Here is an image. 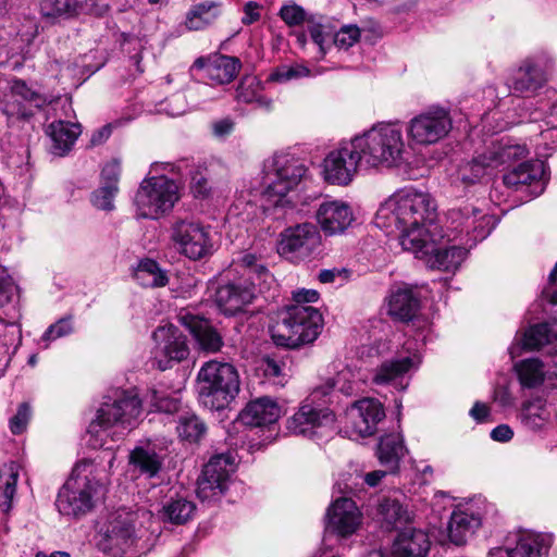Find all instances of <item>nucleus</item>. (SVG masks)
<instances>
[{
    "mask_svg": "<svg viewBox=\"0 0 557 557\" xmlns=\"http://www.w3.org/2000/svg\"><path fill=\"white\" fill-rule=\"evenodd\" d=\"M135 278L145 287H163L169 282L166 272L152 259H144L139 262Z\"/></svg>",
    "mask_w": 557,
    "mask_h": 557,
    "instance_id": "obj_45",
    "label": "nucleus"
},
{
    "mask_svg": "<svg viewBox=\"0 0 557 557\" xmlns=\"http://www.w3.org/2000/svg\"><path fill=\"white\" fill-rule=\"evenodd\" d=\"M195 510L196 506L191 500L185 497H176L171 498L163 505L160 516L163 521L184 524L193 517Z\"/></svg>",
    "mask_w": 557,
    "mask_h": 557,
    "instance_id": "obj_44",
    "label": "nucleus"
},
{
    "mask_svg": "<svg viewBox=\"0 0 557 557\" xmlns=\"http://www.w3.org/2000/svg\"><path fill=\"white\" fill-rule=\"evenodd\" d=\"M553 333L548 323H540L527 330L522 336L516 337L508 348L511 358L520 356L523 349L534 350L552 341Z\"/></svg>",
    "mask_w": 557,
    "mask_h": 557,
    "instance_id": "obj_38",
    "label": "nucleus"
},
{
    "mask_svg": "<svg viewBox=\"0 0 557 557\" xmlns=\"http://www.w3.org/2000/svg\"><path fill=\"white\" fill-rule=\"evenodd\" d=\"M164 455L151 442L140 443L128 455L129 471L136 478L153 479L163 468Z\"/></svg>",
    "mask_w": 557,
    "mask_h": 557,
    "instance_id": "obj_28",
    "label": "nucleus"
},
{
    "mask_svg": "<svg viewBox=\"0 0 557 557\" xmlns=\"http://www.w3.org/2000/svg\"><path fill=\"white\" fill-rule=\"evenodd\" d=\"M147 399L156 411L173 413L180 408L178 399L154 389L147 395Z\"/></svg>",
    "mask_w": 557,
    "mask_h": 557,
    "instance_id": "obj_53",
    "label": "nucleus"
},
{
    "mask_svg": "<svg viewBox=\"0 0 557 557\" xmlns=\"http://www.w3.org/2000/svg\"><path fill=\"white\" fill-rule=\"evenodd\" d=\"M307 168L304 162L287 152H276L263 162L261 194L277 206L301 182Z\"/></svg>",
    "mask_w": 557,
    "mask_h": 557,
    "instance_id": "obj_8",
    "label": "nucleus"
},
{
    "mask_svg": "<svg viewBox=\"0 0 557 557\" xmlns=\"http://www.w3.org/2000/svg\"><path fill=\"white\" fill-rule=\"evenodd\" d=\"M417 258L425 259L426 264L432 269L442 271H455L459 268L467 256V248L457 245L450 247H437L434 238V246L431 251L413 253Z\"/></svg>",
    "mask_w": 557,
    "mask_h": 557,
    "instance_id": "obj_34",
    "label": "nucleus"
},
{
    "mask_svg": "<svg viewBox=\"0 0 557 557\" xmlns=\"http://www.w3.org/2000/svg\"><path fill=\"white\" fill-rule=\"evenodd\" d=\"M326 519V532L348 537L361 525L362 516L352 499L341 497L330 506Z\"/></svg>",
    "mask_w": 557,
    "mask_h": 557,
    "instance_id": "obj_23",
    "label": "nucleus"
},
{
    "mask_svg": "<svg viewBox=\"0 0 557 557\" xmlns=\"http://www.w3.org/2000/svg\"><path fill=\"white\" fill-rule=\"evenodd\" d=\"M383 520L393 527H398L409 520V513L404 506L395 499H385L380 505Z\"/></svg>",
    "mask_w": 557,
    "mask_h": 557,
    "instance_id": "obj_48",
    "label": "nucleus"
},
{
    "mask_svg": "<svg viewBox=\"0 0 557 557\" xmlns=\"http://www.w3.org/2000/svg\"><path fill=\"white\" fill-rule=\"evenodd\" d=\"M430 549V540L425 532L406 528L395 539L392 547L393 557H425Z\"/></svg>",
    "mask_w": 557,
    "mask_h": 557,
    "instance_id": "obj_32",
    "label": "nucleus"
},
{
    "mask_svg": "<svg viewBox=\"0 0 557 557\" xmlns=\"http://www.w3.org/2000/svg\"><path fill=\"white\" fill-rule=\"evenodd\" d=\"M77 0H41L40 12L48 18L71 17L78 13Z\"/></svg>",
    "mask_w": 557,
    "mask_h": 557,
    "instance_id": "obj_46",
    "label": "nucleus"
},
{
    "mask_svg": "<svg viewBox=\"0 0 557 557\" xmlns=\"http://www.w3.org/2000/svg\"><path fill=\"white\" fill-rule=\"evenodd\" d=\"M322 315L312 306L293 305L281 314L272 329V338L276 345L298 347L317 339L322 330Z\"/></svg>",
    "mask_w": 557,
    "mask_h": 557,
    "instance_id": "obj_9",
    "label": "nucleus"
},
{
    "mask_svg": "<svg viewBox=\"0 0 557 557\" xmlns=\"http://www.w3.org/2000/svg\"><path fill=\"white\" fill-rule=\"evenodd\" d=\"M295 305L308 306L318 301L319 293L315 289H298L293 293Z\"/></svg>",
    "mask_w": 557,
    "mask_h": 557,
    "instance_id": "obj_61",
    "label": "nucleus"
},
{
    "mask_svg": "<svg viewBox=\"0 0 557 557\" xmlns=\"http://www.w3.org/2000/svg\"><path fill=\"white\" fill-rule=\"evenodd\" d=\"M322 237L317 225L305 222L287 227L278 242V252L290 260H306L320 252Z\"/></svg>",
    "mask_w": 557,
    "mask_h": 557,
    "instance_id": "obj_16",
    "label": "nucleus"
},
{
    "mask_svg": "<svg viewBox=\"0 0 557 557\" xmlns=\"http://www.w3.org/2000/svg\"><path fill=\"white\" fill-rule=\"evenodd\" d=\"M152 515L138 509L131 511L119 509L113 512L108 521L101 542L102 548L113 556L133 557L135 554H141L149 549L147 539L148 530L146 523L149 522Z\"/></svg>",
    "mask_w": 557,
    "mask_h": 557,
    "instance_id": "obj_6",
    "label": "nucleus"
},
{
    "mask_svg": "<svg viewBox=\"0 0 557 557\" xmlns=\"http://www.w3.org/2000/svg\"><path fill=\"white\" fill-rule=\"evenodd\" d=\"M549 180L544 161L534 159L521 162L503 176L505 186L525 191L531 198L543 194Z\"/></svg>",
    "mask_w": 557,
    "mask_h": 557,
    "instance_id": "obj_18",
    "label": "nucleus"
},
{
    "mask_svg": "<svg viewBox=\"0 0 557 557\" xmlns=\"http://www.w3.org/2000/svg\"><path fill=\"white\" fill-rule=\"evenodd\" d=\"M220 4L205 1L193 5L186 15L185 25L190 30H200L213 24L220 16Z\"/></svg>",
    "mask_w": 557,
    "mask_h": 557,
    "instance_id": "obj_42",
    "label": "nucleus"
},
{
    "mask_svg": "<svg viewBox=\"0 0 557 557\" xmlns=\"http://www.w3.org/2000/svg\"><path fill=\"white\" fill-rule=\"evenodd\" d=\"M141 413V400L134 389H115L106 395L88 426L89 444L102 448L122 440L137 423Z\"/></svg>",
    "mask_w": 557,
    "mask_h": 557,
    "instance_id": "obj_2",
    "label": "nucleus"
},
{
    "mask_svg": "<svg viewBox=\"0 0 557 557\" xmlns=\"http://www.w3.org/2000/svg\"><path fill=\"white\" fill-rule=\"evenodd\" d=\"M20 469V465L15 461L4 463L0 468V508L4 515H9L13 509Z\"/></svg>",
    "mask_w": 557,
    "mask_h": 557,
    "instance_id": "obj_40",
    "label": "nucleus"
},
{
    "mask_svg": "<svg viewBox=\"0 0 557 557\" xmlns=\"http://www.w3.org/2000/svg\"><path fill=\"white\" fill-rule=\"evenodd\" d=\"M453 128L446 108L432 106L409 120L406 133L412 147H428L443 140Z\"/></svg>",
    "mask_w": 557,
    "mask_h": 557,
    "instance_id": "obj_13",
    "label": "nucleus"
},
{
    "mask_svg": "<svg viewBox=\"0 0 557 557\" xmlns=\"http://www.w3.org/2000/svg\"><path fill=\"white\" fill-rule=\"evenodd\" d=\"M74 332L73 317L66 315L59 319L55 323L51 324L42 334L40 342L44 347L48 348L52 341L67 336Z\"/></svg>",
    "mask_w": 557,
    "mask_h": 557,
    "instance_id": "obj_50",
    "label": "nucleus"
},
{
    "mask_svg": "<svg viewBox=\"0 0 557 557\" xmlns=\"http://www.w3.org/2000/svg\"><path fill=\"white\" fill-rule=\"evenodd\" d=\"M310 75V70L301 64L295 65H283L277 67L271 75L270 78L274 82L286 83L292 79L307 77Z\"/></svg>",
    "mask_w": 557,
    "mask_h": 557,
    "instance_id": "obj_54",
    "label": "nucleus"
},
{
    "mask_svg": "<svg viewBox=\"0 0 557 557\" xmlns=\"http://www.w3.org/2000/svg\"><path fill=\"white\" fill-rule=\"evenodd\" d=\"M30 418V408L27 404L20 405L17 412L10 420V429L12 433L20 434L25 429Z\"/></svg>",
    "mask_w": 557,
    "mask_h": 557,
    "instance_id": "obj_57",
    "label": "nucleus"
},
{
    "mask_svg": "<svg viewBox=\"0 0 557 557\" xmlns=\"http://www.w3.org/2000/svg\"><path fill=\"white\" fill-rule=\"evenodd\" d=\"M334 386L335 384L331 379L315 386L309 396V400L311 401L310 404L313 405L314 403H318L324 397L329 396L333 392Z\"/></svg>",
    "mask_w": 557,
    "mask_h": 557,
    "instance_id": "obj_60",
    "label": "nucleus"
},
{
    "mask_svg": "<svg viewBox=\"0 0 557 557\" xmlns=\"http://www.w3.org/2000/svg\"><path fill=\"white\" fill-rule=\"evenodd\" d=\"M280 16L288 26H299L307 21L306 11L295 3L283 5Z\"/></svg>",
    "mask_w": 557,
    "mask_h": 557,
    "instance_id": "obj_55",
    "label": "nucleus"
},
{
    "mask_svg": "<svg viewBox=\"0 0 557 557\" xmlns=\"http://www.w3.org/2000/svg\"><path fill=\"white\" fill-rule=\"evenodd\" d=\"M239 69V60L227 55H214L205 64L207 77L219 85L231 83L238 74Z\"/></svg>",
    "mask_w": 557,
    "mask_h": 557,
    "instance_id": "obj_39",
    "label": "nucleus"
},
{
    "mask_svg": "<svg viewBox=\"0 0 557 557\" xmlns=\"http://www.w3.org/2000/svg\"><path fill=\"white\" fill-rule=\"evenodd\" d=\"M547 81L548 74L543 62L539 59L528 58L513 72L510 88L516 94L531 96L543 88Z\"/></svg>",
    "mask_w": 557,
    "mask_h": 557,
    "instance_id": "obj_25",
    "label": "nucleus"
},
{
    "mask_svg": "<svg viewBox=\"0 0 557 557\" xmlns=\"http://www.w3.org/2000/svg\"><path fill=\"white\" fill-rule=\"evenodd\" d=\"M360 153L354 147V138L331 151L323 161V174L333 185H348L361 166Z\"/></svg>",
    "mask_w": 557,
    "mask_h": 557,
    "instance_id": "obj_19",
    "label": "nucleus"
},
{
    "mask_svg": "<svg viewBox=\"0 0 557 557\" xmlns=\"http://www.w3.org/2000/svg\"><path fill=\"white\" fill-rule=\"evenodd\" d=\"M170 238L174 249L190 260L206 258L214 249L210 228L194 220L175 221Z\"/></svg>",
    "mask_w": 557,
    "mask_h": 557,
    "instance_id": "obj_14",
    "label": "nucleus"
},
{
    "mask_svg": "<svg viewBox=\"0 0 557 557\" xmlns=\"http://www.w3.org/2000/svg\"><path fill=\"white\" fill-rule=\"evenodd\" d=\"M198 397L210 410H222L240 391L239 373L234 364L216 359L205 362L197 374Z\"/></svg>",
    "mask_w": 557,
    "mask_h": 557,
    "instance_id": "obj_7",
    "label": "nucleus"
},
{
    "mask_svg": "<svg viewBox=\"0 0 557 557\" xmlns=\"http://www.w3.org/2000/svg\"><path fill=\"white\" fill-rule=\"evenodd\" d=\"M529 154L525 145L511 138L492 141L486 149L458 169L457 177L465 185L479 182L484 175L498 166L509 164Z\"/></svg>",
    "mask_w": 557,
    "mask_h": 557,
    "instance_id": "obj_10",
    "label": "nucleus"
},
{
    "mask_svg": "<svg viewBox=\"0 0 557 557\" xmlns=\"http://www.w3.org/2000/svg\"><path fill=\"white\" fill-rule=\"evenodd\" d=\"M16 290L17 286L13 278L7 273L5 269L0 268V307L11 302Z\"/></svg>",
    "mask_w": 557,
    "mask_h": 557,
    "instance_id": "obj_56",
    "label": "nucleus"
},
{
    "mask_svg": "<svg viewBox=\"0 0 557 557\" xmlns=\"http://www.w3.org/2000/svg\"><path fill=\"white\" fill-rule=\"evenodd\" d=\"M360 28L357 25H344L334 33L333 45L339 49H349L360 39Z\"/></svg>",
    "mask_w": 557,
    "mask_h": 557,
    "instance_id": "obj_52",
    "label": "nucleus"
},
{
    "mask_svg": "<svg viewBox=\"0 0 557 557\" xmlns=\"http://www.w3.org/2000/svg\"><path fill=\"white\" fill-rule=\"evenodd\" d=\"M307 30L323 57L331 45H333L334 32L331 26L308 21Z\"/></svg>",
    "mask_w": 557,
    "mask_h": 557,
    "instance_id": "obj_49",
    "label": "nucleus"
},
{
    "mask_svg": "<svg viewBox=\"0 0 557 557\" xmlns=\"http://www.w3.org/2000/svg\"><path fill=\"white\" fill-rule=\"evenodd\" d=\"M406 454L407 448L400 433H389L380 438L376 456L380 463L391 473H396L398 471L400 460L406 456Z\"/></svg>",
    "mask_w": 557,
    "mask_h": 557,
    "instance_id": "obj_36",
    "label": "nucleus"
},
{
    "mask_svg": "<svg viewBox=\"0 0 557 557\" xmlns=\"http://www.w3.org/2000/svg\"><path fill=\"white\" fill-rule=\"evenodd\" d=\"M517 419L528 431L534 433L544 431L552 421V411L547 399L542 396H533L523 400Z\"/></svg>",
    "mask_w": 557,
    "mask_h": 557,
    "instance_id": "obj_30",
    "label": "nucleus"
},
{
    "mask_svg": "<svg viewBox=\"0 0 557 557\" xmlns=\"http://www.w3.org/2000/svg\"><path fill=\"white\" fill-rule=\"evenodd\" d=\"M352 138L363 169L396 168L405 160L406 141L398 124L380 123Z\"/></svg>",
    "mask_w": 557,
    "mask_h": 557,
    "instance_id": "obj_5",
    "label": "nucleus"
},
{
    "mask_svg": "<svg viewBox=\"0 0 557 557\" xmlns=\"http://www.w3.org/2000/svg\"><path fill=\"white\" fill-rule=\"evenodd\" d=\"M348 271L346 269H325L319 273V281L323 284L334 283L337 277L347 278Z\"/></svg>",
    "mask_w": 557,
    "mask_h": 557,
    "instance_id": "obj_63",
    "label": "nucleus"
},
{
    "mask_svg": "<svg viewBox=\"0 0 557 557\" xmlns=\"http://www.w3.org/2000/svg\"><path fill=\"white\" fill-rule=\"evenodd\" d=\"M211 128L216 138H224L233 132L234 122L231 119H222L213 122Z\"/></svg>",
    "mask_w": 557,
    "mask_h": 557,
    "instance_id": "obj_62",
    "label": "nucleus"
},
{
    "mask_svg": "<svg viewBox=\"0 0 557 557\" xmlns=\"http://www.w3.org/2000/svg\"><path fill=\"white\" fill-rule=\"evenodd\" d=\"M436 219V203L431 195L406 187L381 203L374 223L387 234L398 232L400 245L405 250L425 253L434 246Z\"/></svg>",
    "mask_w": 557,
    "mask_h": 557,
    "instance_id": "obj_1",
    "label": "nucleus"
},
{
    "mask_svg": "<svg viewBox=\"0 0 557 557\" xmlns=\"http://www.w3.org/2000/svg\"><path fill=\"white\" fill-rule=\"evenodd\" d=\"M482 520L480 507L474 505L457 507L448 522L449 540L456 545H463L481 528Z\"/></svg>",
    "mask_w": 557,
    "mask_h": 557,
    "instance_id": "obj_27",
    "label": "nucleus"
},
{
    "mask_svg": "<svg viewBox=\"0 0 557 557\" xmlns=\"http://www.w3.org/2000/svg\"><path fill=\"white\" fill-rule=\"evenodd\" d=\"M153 361L161 371L172 368L173 363L187 359L189 347L183 332L172 323L159 325L152 332Z\"/></svg>",
    "mask_w": 557,
    "mask_h": 557,
    "instance_id": "obj_15",
    "label": "nucleus"
},
{
    "mask_svg": "<svg viewBox=\"0 0 557 557\" xmlns=\"http://www.w3.org/2000/svg\"><path fill=\"white\" fill-rule=\"evenodd\" d=\"M317 222L326 235L344 233L355 220L351 207L337 199H325L315 212Z\"/></svg>",
    "mask_w": 557,
    "mask_h": 557,
    "instance_id": "obj_24",
    "label": "nucleus"
},
{
    "mask_svg": "<svg viewBox=\"0 0 557 557\" xmlns=\"http://www.w3.org/2000/svg\"><path fill=\"white\" fill-rule=\"evenodd\" d=\"M235 472V459L232 454H218L205 465L197 481V495L201 500L220 498L228 487L231 475Z\"/></svg>",
    "mask_w": 557,
    "mask_h": 557,
    "instance_id": "obj_17",
    "label": "nucleus"
},
{
    "mask_svg": "<svg viewBox=\"0 0 557 557\" xmlns=\"http://www.w3.org/2000/svg\"><path fill=\"white\" fill-rule=\"evenodd\" d=\"M280 414L277 404L271 398L262 397L250 401L239 413V420L248 426H263L276 422Z\"/></svg>",
    "mask_w": 557,
    "mask_h": 557,
    "instance_id": "obj_35",
    "label": "nucleus"
},
{
    "mask_svg": "<svg viewBox=\"0 0 557 557\" xmlns=\"http://www.w3.org/2000/svg\"><path fill=\"white\" fill-rule=\"evenodd\" d=\"M448 242L459 240L472 247L484 239L494 227V220L475 206L463 203L448 210L445 223Z\"/></svg>",
    "mask_w": 557,
    "mask_h": 557,
    "instance_id": "obj_11",
    "label": "nucleus"
},
{
    "mask_svg": "<svg viewBox=\"0 0 557 557\" xmlns=\"http://www.w3.org/2000/svg\"><path fill=\"white\" fill-rule=\"evenodd\" d=\"M121 175V162L113 159L104 164L101 171V184L117 186Z\"/></svg>",
    "mask_w": 557,
    "mask_h": 557,
    "instance_id": "obj_58",
    "label": "nucleus"
},
{
    "mask_svg": "<svg viewBox=\"0 0 557 557\" xmlns=\"http://www.w3.org/2000/svg\"><path fill=\"white\" fill-rule=\"evenodd\" d=\"M552 545V539L545 534L524 532L511 549L496 548L490 557H545Z\"/></svg>",
    "mask_w": 557,
    "mask_h": 557,
    "instance_id": "obj_29",
    "label": "nucleus"
},
{
    "mask_svg": "<svg viewBox=\"0 0 557 557\" xmlns=\"http://www.w3.org/2000/svg\"><path fill=\"white\" fill-rule=\"evenodd\" d=\"M491 437L495 442L507 443L513 437V431L508 424H499L492 430Z\"/></svg>",
    "mask_w": 557,
    "mask_h": 557,
    "instance_id": "obj_64",
    "label": "nucleus"
},
{
    "mask_svg": "<svg viewBox=\"0 0 557 557\" xmlns=\"http://www.w3.org/2000/svg\"><path fill=\"white\" fill-rule=\"evenodd\" d=\"M46 103L44 95L30 89L25 82L16 79L11 83L10 91L2 100L1 110L9 121L14 122L29 119Z\"/></svg>",
    "mask_w": 557,
    "mask_h": 557,
    "instance_id": "obj_20",
    "label": "nucleus"
},
{
    "mask_svg": "<svg viewBox=\"0 0 557 557\" xmlns=\"http://www.w3.org/2000/svg\"><path fill=\"white\" fill-rule=\"evenodd\" d=\"M190 189L195 197H206L209 195L211 186L208 177L201 171L197 170L191 175Z\"/></svg>",
    "mask_w": 557,
    "mask_h": 557,
    "instance_id": "obj_59",
    "label": "nucleus"
},
{
    "mask_svg": "<svg viewBox=\"0 0 557 557\" xmlns=\"http://www.w3.org/2000/svg\"><path fill=\"white\" fill-rule=\"evenodd\" d=\"M232 267L245 282H232L218 288L215 302L220 310L227 315H234L251 304L256 286L262 293L274 283L273 275L262 260L252 253L239 256L233 260Z\"/></svg>",
    "mask_w": 557,
    "mask_h": 557,
    "instance_id": "obj_4",
    "label": "nucleus"
},
{
    "mask_svg": "<svg viewBox=\"0 0 557 557\" xmlns=\"http://www.w3.org/2000/svg\"><path fill=\"white\" fill-rule=\"evenodd\" d=\"M420 308V298L418 292L408 286H396L391 290L388 298V313L400 320H412Z\"/></svg>",
    "mask_w": 557,
    "mask_h": 557,
    "instance_id": "obj_33",
    "label": "nucleus"
},
{
    "mask_svg": "<svg viewBox=\"0 0 557 557\" xmlns=\"http://www.w3.org/2000/svg\"><path fill=\"white\" fill-rule=\"evenodd\" d=\"M413 344L406 343L408 355L386 360L373 370L372 382L376 385H393L398 389H405L408 383H404L405 374L417 369L421 362V356L413 351Z\"/></svg>",
    "mask_w": 557,
    "mask_h": 557,
    "instance_id": "obj_21",
    "label": "nucleus"
},
{
    "mask_svg": "<svg viewBox=\"0 0 557 557\" xmlns=\"http://www.w3.org/2000/svg\"><path fill=\"white\" fill-rule=\"evenodd\" d=\"M334 421L335 416L332 411L307 403L287 421V429L296 435L312 437L317 429L332 426Z\"/></svg>",
    "mask_w": 557,
    "mask_h": 557,
    "instance_id": "obj_26",
    "label": "nucleus"
},
{
    "mask_svg": "<svg viewBox=\"0 0 557 557\" xmlns=\"http://www.w3.org/2000/svg\"><path fill=\"white\" fill-rule=\"evenodd\" d=\"M47 134L51 140L50 151L58 157L65 156L81 134L77 124L57 121L49 125Z\"/></svg>",
    "mask_w": 557,
    "mask_h": 557,
    "instance_id": "obj_37",
    "label": "nucleus"
},
{
    "mask_svg": "<svg viewBox=\"0 0 557 557\" xmlns=\"http://www.w3.org/2000/svg\"><path fill=\"white\" fill-rule=\"evenodd\" d=\"M180 320L189 330L202 350L216 352L222 348V336L208 320L188 312L182 313Z\"/></svg>",
    "mask_w": 557,
    "mask_h": 557,
    "instance_id": "obj_31",
    "label": "nucleus"
},
{
    "mask_svg": "<svg viewBox=\"0 0 557 557\" xmlns=\"http://www.w3.org/2000/svg\"><path fill=\"white\" fill-rule=\"evenodd\" d=\"M236 99L244 103H256L265 111L272 109V100L262 94L261 82L256 76L242 78L236 90Z\"/></svg>",
    "mask_w": 557,
    "mask_h": 557,
    "instance_id": "obj_43",
    "label": "nucleus"
},
{
    "mask_svg": "<svg viewBox=\"0 0 557 557\" xmlns=\"http://www.w3.org/2000/svg\"><path fill=\"white\" fill-rule=\"evenodd\" d=\"M107 470L94 460L77 462L70 479L59 491L55 506L67 517H81L89 512L106 491Z\"/></svg>",
    "mask_w": 557,
    "mask_h": 557,
    "instance_id": "obj_3",
    "label": "nucleus"
},
{
    "mask_svg": "<svg viewBox=\"0 0 557 557\" xmlns=\"http://www.w3.org/2000/svg\"><path fill=\"white\" fill-rule=\"evenodd\" d=\"M176 431L182 440L198 442L206 433V424L195 414L181 416Z\"/></svg>",
    "mask_w": 557,
    "mask_h": 557,
    "instance_id": "obj_47",
    "label": "nucleus"
},
{
    "mask_svg": "<svg viewBox=\"0 0 557 557\" xmlns=\"http://www.w3.org/2000/svg\"><path fill=\"white\" fill-rule=\"evenodd\" d=\"M384 417L383 405L373 398L354 401L345 411L347 424L361 437L372 436Z\"/></svg>",
    "mask_w": 557,
    "mask_h": 557,
    "instance_id": "obj_22",
    "label": "nucleus"
},
{
    "mask_svg": "<svg viewBox=\"0 0 557 557\" xmlns=\"http://www.w3.org/2000/svg\"><path fill=\"white\" fill-rule=\"evenodd\" d=\"M513 369L523 388H536L547 379L544 363L537 358L523 359L517 362Z\"/></svg>",
    "mask_w": 557,
    "mask_h": 557,
    "instance_id": "obj_41",
    "label": "nucleus"
},
{
    "mask_svg": "<svg viewBox=\"0 0 557 557\" xmlns=\"http://www.w3.org/2000/svg\"><path fill=\"white\" fill-rule=\"evenodd\" d=\"M178 200V186L165 176L143 181L136 197L137 214L144 219H158L169 212Z\"/></svg>",
    "mask_w": 557,
    "mask_h": 557,
    "instance_id": "obj_12",
    "label": "nucleus"
},
{
    "mask_svg": "<svg viewBox=\"0 0 557 557\" xmlns=\"http://www.w3.org/2000/svg\"><path fill=\"white\" fill-rule=\"evenodd\" d=\"M119 191V186L106 185L96 189L91 195V203L100 210L111 211L114 209L113 200Z\"/></svg>",
    "mask_w": 557,
    "mask_h": 557,
    "instance_id": "obj_51",
    "label": "nucleus"
}]
</instances>
